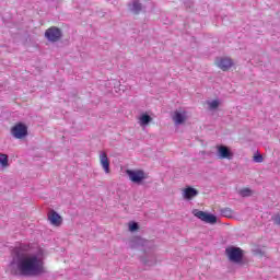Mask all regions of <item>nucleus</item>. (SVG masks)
I'll return each mask as SVG.
<instances>
[{"mask_svg":"<svg viewBox=\"0 0 280 280\" xmlns=\"http://www.w3.org/2000/svg\"><path fill=\"white\" fill-rule=\"evenodd\" d=\"M240 195L243 198H248L249 196H253V190H250V188H243L240 190Z\"/></svg>","mask_w":280,"mask_h":280,"instance_id":"2eb2a0df","label":"nucleus"},{"mask_svg":"<svg viewBox=\"0 0 280 280\" xmlns=\"http://www.w3.org/2000/svg\"><path fill=\"white\" fill-rule=\"evenodd\" d=\"M253 161L255 163H264V155L259 154V153H256L254 154L253 156Z\"/></svg>","mask_w":280,"mask_h":280,"instance_id":"a211bd4d","label":"nucleus"},{"mask_svg":"<svg viewBox=\"0 0 280 280\" xmlns=\"http://www.w3.org/2000/svg\"><path fill=\"white\" fill-rule=\"evenodd\" d=\"M221 215H223V218H233V209L231 208H223L220 210Z\"/></svg>","mask_w":280,"mask_h":280,"instance_id":"4468645a","label":"nucleus"},{"mask_svg":"<svg viewBox=\"0 0 280 280\" xmlns=\"http://www.w3.org/2000/svg\"><path fill=\"white\" fill-rule=\"evenodd\" d=\"M48 221L52 226H60L62 224V217L56 210H50L48 212Z\"/></svg>","mask_w":280,"mask_h":280,"instance_id":"1a4fd4ad","label":"nucleus"},{"mask_svg":"<svg viewBox=\"0 0 280 280\" xmlns=\"http://www.w3.org/2000/svg\"><path fill=\"white\" fill-rule=\"evenodd\" d=\"M194 217L201 220V222H206V224H215L218 222V217L213 214H209L202 210H194Z\"/></svg>","mask_w":280,"mask_h":280,"instance_id":"7ed1b4c3","label":"nucleus"},{"mask_svg":"<svg viewBox=\"0 0 280 280\" xmlns=\"http://www.w3.org/2000/svg\"><path fill=\"white\" fill-rule=\"evenodd\" d=\"M196 196H198V190H196L195 188L187 187L184 189L183 197L185 198V200H191L196 198Z\"/></svg>","mask_w":280,"mask_h":280,"instance_id":"f8f14e48","label":"nucleus"},{"mask_svg":"<svg viewBox=\"0 0 280 280\" xmlns=\"http://www.w3.org/2000/svg\"><path fill=\"white\" fill-rule=\"evenodd\" d=\"M11 135L15 139H24V137H27V126L23 122H18L11 128Z\"/></svg>","mask_w":280,"mask_h":280,"instance_id":"39448f33","label":"nucleus"},{"mask_svg":"<svg viewBox=\"0 0 280 280\" xmlns=\"http://www.w3.org/2000/svg\"><path fill=\"white\" fill-rule=\"evenodd\" d=\"M187 119H188L187 110L177 109L174 112L173 121L174 124H176V126H180L182 124H185Z\"/></svg>","mask_w":280,"mask_h":280,"instance_id":"6e6552de","label":"nucleus"},{"mask_svg":"<svg viewBox=\"0 0 280 280\" xmlns=\"http://www.w3.org/2000/svg\"><path fill=\"white\" fill-rule=\"evenodd\" d=\"M215 65L221 71H229L233 67V59L229 57L217 58Z\"/></svg>","mask_w":280,"mask_h":280,"instance_id":"0eeeda50","label":"nucleus"},{"mask_svg":"<svg viewBox=\"0 0 280 280\" xmlns=\"http://www.w3.org/2000/svg\"><path fill=\"white\" fill-rule=\"evenodd\" d=\"M272 221L275 224H277L279 226L280 225V214L273 215Z\"/></svg>","mask_w":280,"mask_h":280,"instance_id":"aec40b11","label":"nucleus"},{"mask_svg":"<svg viewBox=\"0 0 280 280\" xmlns=\"http://www.w3.org/2000/svg\"><path fill=\"white\" fill-rule=\"evenodd\" d=\"M126 174L129 176V180L131 183L136 184H141L142 180H145L148 178V175H145V172L141 170L132 171V170H127Z\"/></svg>","mask_w":280,"mask_h":280,"instance_id":"20e7f679","label":"nucleus"},{"mask_svg":"<svg viewBox=\"0 0 280 280\" xmlns=\"http://www.w3.org/2000/svg\"><path fill=\"white\" fill-rule=\"evenodd\" d=\"M45 36L50 43H58V40L62 38V31L56 26H51L46 30Z\"/></svg>","mask_w":280,"mask_h":280,"instance_id":"423d86ee","label":"nucleus"},{"mask_svg":"<svg viewBox=\"0 0 280 280\" xmlns=\"http://www.w3.org/2000/svg\"><path fill=\"white\" fill-rule=\"evenodd\" d=\"M0 165H2V167H8V155L0 153Z\"/></svg>","mask_w":280,"mask_h":280,"instance_id":"dca6fc26","label":"nucleus"},{"mask_svg":"<svg viewBox=\"0 0 280 280\" xmlns=\"http://www.w3.org/2000/svg\"><path fill=\"white\" fill-rule=\"evenodd\" d=\"M100 163L105 174H110V160H108V154H106V152L100 153Z\"/></svg>","mask_w":280,"mask_h":280,"instance_id":"9d476101","label":"nucleus"},{"mask_svg":"<svg viewBox=\"0 0 280 280\" xmlns=\"http://www.w3.org/2000/svg\"><path fill=\"white\" fill-rule=\"evenodd\" d=\"M219 159H228V161H231L233 159V152H231V149L229 147L219 145L217 147Z\"/></svg>","mask_w":280,"mask_h":280,"instance_id":"9b49d317","label":"nucleus"},{"mask_svg":"<svg viewBox=\"0 0 280 280\" xmlns=\"http://www.w3.org/2000/svg\"><path fill=\"white\" fill-rule=\"evenodd\" d=\"M152 121V118L148 114H142L139 118L140 126H148Z\"/></svg>","mask_w":280,"mask_h":280,"instance_id":"ddd939ff","label":"nucleus"},{"mask_svg":"<svg viewBox=\"0 0 280 280\" xmlns=\"http://www.w3.org/2000/svg\"><path fill=\"white\" fill-rule=\"evenodd\" d=\"M130 231H137V229H139V224L137 223H132L130 226H129Z\"/></svg>","mask_w":280,"mask_h":280,"instance_id":"412c9836","label":"nucleus"},{"mask_svg":"<svg viewBox=\"0 0 280 280\" xmlns=\"http://www.w3.org/2000/svg\"><path fill=\"white\" fill-rule=\"evenodd\" d=\"M142 10L141 3L139 2H133V8H132V12H135V14H139V12Z\"/></svg>","mask_w":280,"mask_h":280,"instance_id":"6ab92c4d","label":"nucleus"},{"mask_svg":"<svg viewBox=\"0 0 280 280\" xmlns=\"http://www.w3.org/2000/svg\"><path fill=\"white\" fill-rule=\"evenodd\" d=\"M11 271L18 277H40L45 275V262L36 255L20 256L15 262L11 264Z\"/></svg>","mask_w":280,"mask_h":280,"instance_id":"f257e3e1","label":"nucleus"},{"mask_svg":"<svg viewBox=\"0 0 280 280\" xmlns=\"http://www.w3.org/2000/svg\"><path fill=\"white\" fill-rule=\"evenodd\" d=\"M208 106L211 110H215V108H218V106H220V102L218 100H214L212 102H209Z\"/></svg>","mask_w":280,"mask_h":280,"instance_id":"f3484780","label":"nucleus"},{"mask_svg":"<svg viewBox=\"0 0 280 280\" xmlns=\"http://www.w3.org/2000/svg\"><path fill=\"white\" fill-rule=\"evenodd\" d=\"M225 253L230 259L234 264H242V259H244V250L240 247H228Z\"/></svg>","mask_w":280,"mask_h":280,"instance_id":"f03ea898","label":"nucleus"}]
</instances>
